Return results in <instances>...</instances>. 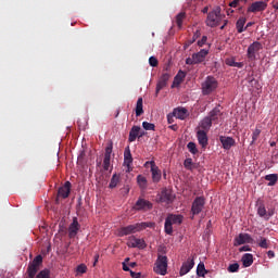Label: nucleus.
Instances as JSON below:
<instances>
[{
    "label": "nucleus",
    "instance_id": "obj_55",
    "mask_svg": "<svg viewBox=\"0 0 278 278\" xmlns=\"http://www.w3.org/2000/svg\"><path fill=\"white\" fill-rule=\"evenodd\" d=\"M267 256L269 257V260H273V257H275V252L273 250H269L267 252Z\"/></svg>",
    "mask_w": 278,
    "mask_h": 278
},
{
    "label": "nucleus",
    "instance_id": "obj_23",
    "mask_svg": "<svg viewBox=\"0 0 278 278\" xmlns=\"http://www.w3.org/2000/svg\"><path fill=\"white\" fill-rule=\"evenodd\" d=\"M173 116H176L180 121H185V118L188 116V109L186 108L174 109Z\"/></svg>",
    "mask_w": 278,
    "mask_h": 278
},
{
    "label": "nucleus",
    "instance_id": "obj_54",
    "mask_svg": "<svg viewBox=\"0 0 278 278\" xmlns=\"http://www.w3.org/2000/svg\"><path fill=\"white\" fill-rule=\"evenodd\" d=\"M130 276H131L132 278H141V277H142V274H141V273H135V271H131V270H130Z\"/></svg>",
    "mask_w": 278,
    "mask_h": 278
},
{
    "label": "nucleus",
    "instance_id": "obj_36",
    "mask_svg": "<svg viewBox=\"0 0 278 278\" xmlns=\"http://www.w3.org/2000/svg\"><path fill=\"white\" fill-rule=\"evenodd\" d=\"M186 18V13L180 12L177 16H176V25L177 27H179V29H181L182 25H184V20Z\"/></svg>",
    "mask_w": 278,
    "mask_h": 278
},
{
    "label": "nucleus",
    "instance_id": "obj_3",
    "mask_svg": "<svg viewBox=\"0 0 278 278\" xmlns=\"http://www.w3.org/2000/svg\"><path fill=\"white\" fill-rule=\"evenodd\" d=\"M220 21H223V15H220V8H216L215 10L208 12L206 17L207 27H218L220 25Z\"/></svg>",
    "mask_w": 278,
    "mask_h": 278
},
{
    "label": "nucleus",
    "instance_id": "obj_42",
    "mask_svg": "<svg viewBox=\"0 0 278 278\" xmlns=\"http://www.w3.org/2000/svg\"><path fill=\"white\" fill-rule=\"evenodd\" d=\"M187 148L189 149L190 153H192L193 155H197V153H199V150L197 149V143L194 142H189L187 144Z\"/></svg>",
    "mask_w": 278,
    "mask_h": 278
},
{
    "label": "nucleus",
    "instance_id": "obj_37",
    "mask_svg": "<svg viewBox=\"0 0 278 278\" xmlns=\"http://www.w3.org/2000/svg\"><path fill=\"white\" fill-rule=\"evenodd\" d=\"M258 247L261 249H270V241L264 237H261Z\"/></svg>",
    "mask_w": 278,
    "mask_h": 278
},
{
    "label": "nucleus",
    "instance_id": "obj_12",
    "mask_svg": "<svg viewBox=\"0 0 278 278\" xmlns=\"http://www.w3.org/2000/svg\"><path fill=\"white\" fill-rule=\"evenodd\" d=\"M241 244H253V237L249 233H239L235 238L233 247H241Z\"/></svg>",
    "mask_w": 278,
    "mask_h": 278
},
{
    "label": "nucleus",
    "instance_id": "obj_53",
    "mask_svg": "<svg viewBox=\"0 0 278 278\" xmlns=\"http://www.w3.org/2000/svg\"><path fill=\"white\" fill-rule=\"evenodd\" d=\"M245 251H251V247L250 245H243L239 249L240 253H244Z\"/></svg>",
    "mask_w": 278,
    "mask_h": 278
},
{
    "label": "nucleus",
    "instance_id": "obj_15",
    "mask_svg": "<svg viewBox=\"0 0 278 278\" xmlns=\"http://www.w3.org/2000/svg\"><path fill=\"white\" fill-rule=\"evenodd\" d=\"M219 142L222 143L223 149H225V151H229V149H231V147L236 146V139L232 137L220 136Z\"/></svg>",
    "mask_w": 278,
    "mask_h": 278
},
{
    "label": "nucleus",
    "instance_id": "obj_9",
    "mask_svg": "<svg viewBox=\"0 0 278 278\" xmlns=\"http://www.w3.org/2000/svg\"><path fill=\"white\" fill-rule=\"evenodd\" d=\"M175 201V195L170 189H163L159 194V203H166V205H170Z\"/></svg>",
    "mask_w": 278,
    "mask_h": 278
},
{
    "label": "nucleus",
    "instance_id": "obj_56",
    "mask_svg": "<svg viewBox=\"0 0 278 278\" xmlns=\"http://www.w3.org/2000/svg\"><path fill=\"white\" fill-rule=\"evenodd\" d=\"M123 270H125V273H129V266H127V264L123 263Z\"/></svg>",
    "mask_w": 278,
    "mask_h": 278
},
{
    "label": "nucleus",
    "instance_id": "obj_29",
    "mask_svg": "<svg viewBox=\"0 0 278 278\" xmlns=\"http://www.w3.org/2000/svg\"><path fill=\"white\" fill-rule=\"evenodd\" d=\"M257 214L258 216H261V218H265V220H268V218H270V214L266 212V206H264V204L258 205Z\"/></svg>",
    "mask_w": 278,
    "mask_h": 278
},
{
    "label": "nucleus",
    "instance_id": "obj_33",
    "mask_svg": "<svg viewBox=\"0 0 278 278\" xmlns=\"http://www.w3.org/2000/svg\"><path fill=\"white\" fill-rule=\"evenodd\" d=\"M265 180L269 181L268 186H275V184L278 181V176L277 174H269L265 176Z\"/></svg>",
    "mask_w": 278,
    "mask_h": 278
},
{
    "label": "nucleus",
    "instance_id": "obj_19",
    "mask_svg": "<svg viewBox=\"0 0 278 278\" xmlns=\"http://www.w3.org/2000/svg\"><path fill=\"white\" fill-rule=\"evenodd\" d=\"M210 54V50L207 49H201L199 52L193 53V60H195V64H202V62H205V58Z\"/></svg>",
    "mask_w": 278,
    "mask_h": 278
},
{
    "label": "nucleus",
    "instance_id": "obj_16",
    "mask_svg": "<svg viewBox=\"0 0 278 278\" xmlns=\"http://www.w3.org/2000/svg\"><path fill=\"white\" fill-rule=\"evenodd\" d=\"M262 49V43L258 41H254L248 48V58L249 60H255V53Z\"/></svg>",
    "mask_w": 278,
    "mask_h": 278
},
{
    "label": "nucleus",
    "instance_id": "obj_40",
    "mask_svg": "<svg viewBox=\"0 0 278 278\" xmlns=\"http://www.w3.org/2000/svg\"><path fill=\"white\" fill-rule=\"evenodd\" d=\"M164 229H165V233H167V236H173V224L170 222H168L167 219H165Z\"/></svg>",
    "mask_w": 278,
    "mask_h": 278
},
{
    "label": "nucleus",
    "instance_id": "obj_34",
    "mask_svg": "<svg viewBox=\"0 0 278 278\" xmlns=\"http://www.w3.org/2000/svg\"><path fill=\"white\" fill-rule=\"evenodd\" d=\"M137 182H138V186L141 188V190H146V188H147V177H144L142 175H138L137 176Z\"/></svg>",
    "mask_w": 278,
    "mask_h": 278
},
{
    "label": "nucleus",
    "instance_id": "obj_52",
    "mask_svg": "<svg viewBox=\"0 0 278 278\" xmlns=\"http://www.w3.org/2000/svg\"><path fill=\"white\" fill-rule=\"evenodd\" d=\"M207 42V36H203L201 40L198 41V47H203Z\"/></svg>",
    "mask_w": 278,
    "mask_h": 278
},
{
    "label": "nucleus",
    "instance_id": "obj_32",
    "mask_svg": "<svg viewBox=\"0 0 278 278\" xmlns=\"http://www.w3.org/2000/svg\"><path fill=\"white\" fill-rule=\"evenodd\" d=\"M184 79H186V72L184 71H179L177 73V75L174 78V84H176L177 86H179V84H181V81H184Z\"/></svg>",
    "mask_w": 278,
    "mask_h": 278
},
{
    "label": "nucleus",
    "instance_id": "obj_43",
    "mask_svg": "<svg viewBox=\"0 0 278 278\" xmlns=\"http://www.w3.org/2000/svg\"><path fill=\"white\" fill-rule=\"evenodd\" d=\"M240 270V264L233 263L228 266V273H238Z\"/></svg>",
    "mask_w": 278,
    "mask_h": 278
},
{
    "label": "nucleus",
    "instance_id": "obj_39",
    "mask_svg": "<svg viewBox=\"0 0 278 278\" xmlns=\"http://www.w3.org/2000/svg\"><path fill=\"white\" fill-rule=\"evenodd\" d=\"M88 273V266L86 264H80L76 267V275H86Z\"/></svg>",
    "mask_w": 278,
    "mask_h": 278
},
{
    "label": "nucleus",
    "instance_id": "obj_8",
    "mask_svg": "<svg viewBox=\"0 0 278 278\" xmlns=\"http://www.w3.org/2000/svg\"><path fill=\"white\" fill-rule=\"evenodd\" d=\"M134 210L137 212H149V210H153V203L146 199L139 198L134 205Z\"/></svg>",
    "mask_w": 278,
    "mask_h": 278
},
{
    "label": "nucleus",
    "instance_id": "obj_59",
    "mask_svg": "<svg viewBox=\"0 0 278 278\" xmlns=\"http://www.w3.org/2000/svg\"><path fill=\"white\" fill-rule=\"evenodd\" d=\"M167 121H168L169 124L173 123V116L167 115Z\"/></svg>",
    "mask_w": 278,
    "mask_h": 278
},
{
    "label": "nucleus",
    "instance_id": "obj_7",
    "mask_svg": "<svg viewBox=\"0 0 278 278\" xmlns=\"http://www.w3.org/2000/svg\"><path fill=\"white\" fill-rule=\"evenodd\" d=\"M204 207H205V198L197 197L191 206L192 215L197 216V215L201 214V212H203Z\"/></svg>",
    "mask_w": 278,
    "mask_h": 278
},
{
    "label": "nucleus",
    "instance_id": "obj_47",
    "mask_svg": "<svg viewBox=\"0 0 278 278\" xmlns=\"http://www.w3.org/2000/svg\"><path fill=\"white\" fill-rule=\"evenodd\" d=\"M149 64H150V66H152V67L155 68V66H157V64H160V62L157 61V58H155V56H150V58H149Z\"/></svg>",
    "mask_w": 278,
    "mask_h": 278
},
{
    "label": "nucleus",
    "instance_id": "obj_61",
    "mask_svg": "<svg viewBox=\"0 0 278 278\" xmlns=\"http://www.w3.org/2000/svg\"><path fill=\"white\" fill-rule=\"evenodd\" d=\"M131 268H134V266H136V263H130Z\"/></svg>",
    "mask_w": 278,
    "mask_h": 278
},
{
    "label": "nucleus",
    "instance_id": "obj_10",
    "mask_svg": "<svg viewBox=\"0 0 278 278\" xmlns=\"http://www.w3.org/2000/svg\"><path fill=\"white\" fill-rule=\"evenodd\" d=\"M149 165L152 173V181H154V184L160 182V180L162 179V170H160V167L155 165V161L146 162V166H149Z\"/></svg>",
    "mask_w": 278,
    "mask_h": 278
},
{
    "label": "nucleus",
    "instance_id": "obj_60",
    "mask_svg": "<svg viewBox=\"0 0 278 278\" xmlns=\"http://www.w3.org/2000/svg\"><path fill=\"white\" fill-rule=\"evenodd\" d=\"M251 25H253V23L249 22V23L247 24V26L244 27V29H245V30L249 29V27H251Z\"/></svg>",
    "mask_w": 278,
    "mask_h": 278
},
{
    "label": "nucleus",
    "instance_id": "obj_17",
    "mask_svg": "<svg viewBox=\"0 0 278 278\" xmlns=\"http://www.w3.org/2000/svg\"><path fill=\"white\" fill-rule=\"evenodd\" d=\"M131 164H134V156H131V150L129 147H126L124 151V166H127L128 173L131 170Z\"/></svg>",
    "mask_w": 278,
    "mask_h": 278
},
{
    "label": "nucleus",
    "instance_id": "obj_27",
    "mask_svg": "<svg viewBox=\"0 0 278 278\" xmlns=\"http://www.w3.org/2000/svg\"><path fill=\"white\" fill-rule=\"evenodd\" d=\"M241 262H242L244 268H249V266L253 265V254H251V253L243 254Z\"/></svg>",
    "mask_w": 278,
    "mask_h": 278
},
{
    "label": "nucleus",
    "instance_id": "obj_64",
    "mask_svg": "<svg viewBox=\"0 0 278 278\" xmlns=\"http://www.w3.org/2000/svg\"><path fill=\"white\" fill-rule=\"evenodd\" d=\"M225 25H226V24H224L223 26H220V29H225Z\"/></svg>",
    "mask_w": 278,
    "mask_h": 278
},
{
    "label": "nucleus",
    "instance_id": "obj_58",
    "mask_svg": "<svg viewBox=\"0 0 278 278\" xmlns=\"http://www.w3.org/2000/svg\"><path fill=\"white\" fill-rule=\"evenodd\" d=\"M208 10H210V9H208L207 7H205V8L202 10L203 14H207Z\"/></svg>",
    "mask_w": 278,
    "mask_h": 278
},
{
    "label": "nucleus",
    "instance_id": "obj_6",
    "mask_svg": "<svg viewBox=\"0 0 278 278\" xmlns=\"http://www.w3.org/2000/svg\"><path fill=\"white\" fill-rule=\"evenodd\" d=\"M71 195V181H66L64 186L60 187L58 190V195L55 198L56 205H60L61 199H68Z\"/></svg>",
    "mask_w": 278,
    "mask_h": 278
},
{
    "label": "nucleus",
    "instance_id": "obj_41",
    "mask_svg": "<svg viewBox=\"0 0 278 278\" xmlns=\"http://www.w3.org/2000/svg\"><path fill=\"white\" fill-rule=\"evenodd\" d=\"M142 127L146 129V131H155V124L153 123L143 122Z\"/></svg>",
    "mask_w": 278,
    "mask_h": 278
},
{
    "label": "nucleus",
    "instance_id": "obj_38",
    "mask_svg": "<svg viewBox=\"0 0 278 278\" xmlns=\"http://www.w3.org/2000/svg\"><path fill=\"white\" fill-rule=\"evenodd\" d=\"M207 273V270H205V264L203 263H200L198 265V268H197V275L198 277H205V274Z\"/></svg>",
    "mask_w": 278,
    "mask_h": 278
},
{
    "label": "nucleus",
    "instance_id": "obj_28",
    "mask_svg": "<svg viewBox=\"0 0 278 278\" xmlns=\"http://www.w3.org/2000/svg\"><path fill=\"white\" fill-rule=\"evenodd\" d=\"M118 184H121V174H113L109 188L111 190H114V188H116V186H118Z\"/></svg>",
    "mask_w": 278,
    "mask_h": 278
},
{
    "label": "nucleus",
    "instance_id": "obj_18",
    "mask_svg": "<svg viewBox=\"0 0 278 278\" xmlns=\"http://www.w3.org/2000/svg\"><path fill=\"white\" fill-rule=\"evenodd\" d=\"M197 138H198V142L202 147V149H205L207 147V142H208L207 131L199 129L197 131Z\"/></svg>",
    "mask_w": 278,
    "mask_h": 278
},
{
    "label": "nucleus",
    "instance_id": "obj_20",
    "mask_svg": "<svg viewBox=\"0 0 278 278\" xmlns=\"http://www.w3.org/2000/svg\"><path fill=\"white\" fill-rule=\"evenodd\" d=\"M192 268H194V258H188L180 268V276L188 275V271Z\"/></svg>",
    "mask_w": 278,
    "mask_h": 278
},
{
    "label": "nucleus",
    "instance_id": "obj_13",
    "mask_svg": "<svg viewBox=\"0 0 278 278\" xmlns=\"http://www.w3.org/2000/svg\"><path fill=\"white\" fill-rule=\"evenodd\" d=\"M168 79H170V74L168 72H165L161 75L156 84V96L160 94V90L166 88V86L168 85Z\"/></svg>",
    "mask_w": 278,
    "mask_h": 278
},
{
    "label": "nucleus",
    "instance_id": "obj_35",
    "mask_svg": "<svg viewBox=\"0 0 278 278\" xmlns=\"http://www.w3.org/2000/svg\"><path fill=\"white\" fill-rule=\"evenodd\" d=\"M226 64H227L228 66H233L235 68H242V66H244V63H242V62H236V60H233V59H228V60L226 61Z\"/></svg>",
    "mask_w": 278,
    "mask_h": 278
},
{
    "label": "nucleus",
    "instance_id": "obj_5",
    "mask_svg": "<svg viewBox=\"0 0 278 278\" xmlns=\"http://www.w3.org/2000/svg\"><path fill=\"white\" fill-rule=\"evenodd\" d=\"M218 88V81L214 76H207L205 80L202 83V93L204 96L212 94L214 90Z\"/></svg>",
    "mask_w": 278,
    "mask_h": 278
},
{
    "label": "nucleus",
    "instance_id": "obj_2",
    "mask_svg": "<svg viewBox=\"0 0 278 278\" xmlns=\"http://www.w3.org/2000/svg\"><path fill=\"white\" fill-rule=\"evenodd\" d=\"M40 266H42V255H37L27 266L26 269V278H36L38 276V271L40 270Z\"/></svg>",
    "mask_w": 278,
    "mask_h": 278
},
{
    "label": "nucleus",
    "instance_id": "obj_44",
    "mask_svg": "<svg viewBox=\"0 0 278 278\" xmlns=\"http://www.w3.org/2000/svg\"><path fill=\"white\" fill-rule=\"evenodd\" d=\"M112 149H113V143L111 142L105 148L104 157L112 159Z\"/></svg>",
    "mask_w": 278,
    "mask_h": 278
},
{
    "label": "nucleus",
    "instance_id": "obj_22",
    "mask_svg": "<svg viewBox=\"0 0 278 278\" xmlns=\"http://www.w3.org/2000/svg\"><path fill=\"white\" fill-rule=\"evenodd\" d=\"M220 116H223V113L220 112V108L216 106L214 108L210 113H208V118L217 124L218 123V119L220 118Z\"/></svg>",
    "mask_w": 278,
    "mask_h": 278
},
{
    "label": "nucleus",
    "instance_id": "obj_11",
    "mask_svg": "<svg viewBox=\"0 0 278 278\" xmlns=\"http://www.w3.org/2000/svg\"><path fill=\"white\" fill-rule=\"evenodd\" d=\"M127 247H129V249H147V242H144V239L130 236L127 241Z\"/></svg>",
    "mask_w": 278,
    "mask_h": 278
},
{
    "label": "nucleus",
    "instance_id": "obj_45",
    "mask_svg": "<svg viewBox=\"0 0 278 278\" xmlns=\"http://www.w3.org/2000/svg\"><path fill=\"white\" fill-rule=\"evenodd\" d=\"M260 134H262V130L260 128H255L252 134V144L255 143L257 138H260Z\"/></svg>",
    "mask_w": 278,
    "mask_h": 278
},
{
    "label": "nucleus",
    "instance_id": "obj_26",
    "mask_svg": "<svg viewBox=\"0 0 278 278\" xmlns=\"http://www.w3.org/2000/svg\"><path fill=\"white\" fill-rule=\"evenodd\" d=\"M212 123H214L208 116L204 117L201 123L200 127L202 131H210L212 127Z\"/></svg>",
    "mask_w": 278,
    "mask_h": 278
},
{
    "label": "nucleus",
    "instance_id": "obj_24",
    "mask_svg": "<svg viewBox=\"0 0 278 278\" xmlns=\"http://www.w3.org/2000/svg\"><path fill=\"white\" fill-rule=\"evenodd\" d=\"M140 126H132L129 131L128 142H136V138L140 136Z\"/></svg>",
    "mask_w": 278,
    "mask_h": 278
},
{
    "label": "nucleus",
    "instance_id": "obj_62",
    "mask_svg": "<svg viewBox=\"0 0 278 278\" xmlns=\"http://www.w3.org/2000/svg\"><path fill=\"white\" fill-rule=\"evenodd\" d=\"M275 144H277V143H276V142H271V143H270V147H275Z\"/></svg>",
    "mask_w": 278,
    "mask_h": 278
},
{
    "label": "nucleus",
    "instance_id": "obj_14",
    "mask_svg": "<svg viewBox=\"0 0 278 278\" xmlns=\"http://www.w3.org/2000/svg\"><path fill=\"white\" fill-rule=\"evenodd\" d=\"M266 8H268V4L264 1H256L253 2L252 4H250V7L248 8V12H264V10H266Z\"/></svg>",
    "mask_w": 278,
    "mask_h": 278
},
{
    "label": "nucleus",
    "instance_id": "obj_63",
    "mask_svg": "<svg viewBox=\"0 0 278 278\" xmlns=\"http://www.w3.org/2000/svg\"><path fill=\"white\" fill-rule=\"evenodd\" d=\"M142 136H144V132H141V134L139 135V138H142Z\"/></svg>",
    "mask_w": 278,
    "mask_h": 278
},
{
    "label": "nucleus",
    "instance_id": "obj_48",
    "mask_svg": "<svg viewBox=\"0 0 278 278\" xmlns=\"http://www.w3.org/2000/svg\"><path fill=\"white\" fill-rule=\"evenodd\" d=\"M184 166L188 170H192V159H186L185 162H184Z\"/></svg>",
    "mask_w": 278,
    "mask_h": 278
},
{
    "label": "nucleus",
    "instance_id": "obj_1",
    "mask_svg": "<svg viewBox=\"0 0 278 278\" xmlns=\"http://www.w3.org/2000/svg\"><path fill=\"white\" fill-rule=\"evenodd\" d=\"M155 223L153 222H141L119 228L118 236L123 238L124 236H131V233H138L139 231H144V229H153Z\"/></svg>",
    "mask_w": 278,
    "mask_h": 278
},
{
    "label": "nucleus",
    "instance_id": "obj_49",
    "mask_svg": "<svg viewBox=\"0 0 278 278\" xmlns=\"http://www.w3.org/2000/svg\"><path fill=\"white\" fill-rule=\"evenodd\" d=\"M201 36V31L197 30L193 35L192 40L188 41V45H193V42H197V39Z\"/></svg>",
    "mask_w": 278,
    "mask_h": 278
},
{
    "label": "nucleus",
    "instance_id": "obj_46",
    "mask_svg": "<svg viewBox=\"0 0 278 278\" xmlns=\"http://www.w3.org/2000/svg\"><path fill=\"white\" fill-rule=\"evenodd\" d=\"M247 3V0H233L229 3L230 8H238V5H243Z\"/></svg>",
    "mask_w": 278,
    "mask_h": 278
},
{
    "label": "nucleus",
    "instance_id": "obj_57",
    "mask_svg": "<svg viewBox=\"0 0 278 278\" xmlns=\"http://www.w3.org/2000/svg\"><path fill=\"white\" fill-rule=\"evenodd\" d=\"M99 262V254L94 255V262H93V266H97V263Z\"/></svg>",
    "mask_w": 278,
    "mask_h": 278
},
{
    "label": "nucleus",
    "instance_id": "obj_21",
    "mask_svg": "<svg viewBox=\"0 0 278 278\" xmlns=\"http://www.w3.org/2000/svg\"><path fill=\"white\" fill-rule=\"evenodd\" d=\"M78 231H79V222L77 220V217H74L73 223L68 227V237L75 238Z\"/></svg>",
    "mask_w": 278,
    "mask_h": 278
},
{
    "label": "nucleus",
    "instance_id": "obj_25",
    "mask_svg": "<svg viewBox=\"0 0 278 278\" xmlns=\"http://www.w3.org/2000/svg\"><path fill=\"white\" fill-rule=\"evenodd\" d=\"M165 219H167L172 225H181L184 223V216L169 214Z\"/></svg>",
    "mask_w": 278,
    "mask_h": 278
},
{
    "label": "nucleus",
    "instance_id": "obj_31",
    "mask_svg": "<svg viewBox=\"0 0 278 278\" xmlns=\"http://www.w3.org/2000/svg\"><path fill=\"white\" fill-rule=\"evenodd\" d=\"M135 112H136V116H142V114H144L142 98H138Z\"/></svg>",
    "mask_w": 278,
    "mask_h": 278
},
{
    "label": "nucleus",
    "instance_id": "obj_4",
    "mask_svg": "<svg viewBox=\"0 0 278 278\" xmlns=\"http://www.w3.org/2000/svg\"><path fill=\"white\" fill-rule=\"evenodd\" d=\"M154 273L156 275H166L168 273V257L159 255L154 266Z\"/></svg>",
    "mask_w": 278,
    "mask_h": 278
},
{
    "label": "nucleus",
    "instance_id": "obj_30",
    "mask_svg": "<svg viewBox=\"0 0 278 278\" xmlns=\"http://www.w3.org/2000/svg\"><path fill=\"white\" fill-rule=\"evenodd\" d=\"M244 25H247V17H240L236 23L238 34H242V31H245Z\"/></svg>",
    "mask_w": 278,
    "mask_h": 278
},
{
    "label": "nucleus",
    "instance_id": "obj_50",
    "mask_svg": "<svg viewBox=\"0 0 278 278\" xmlns=\"http://www.w3.org/2000/svg\"><path fill=\"white\" fill-rule=\"evenodd\" d=\"M112 159L104 157L103 160V168L104 170H110V162Z\"/></svg>",
    "mask_w": 278,
    "mask_h": 278
},
{
    "label": "nucleus",
    "instance_id": "obj_51",
    "mask_svg": "<svg viewBox=\"0 0 278 278\" xmlns=\"http://www.w3.org/2000/svg\"><path fill=\"white\" fill-rule=\"evenodd\" d=\"M186 64H188L189 66H194V64H197V61L194 60V56L192 55L191 58H187L186 59Z\"/></svg>",
    "mask_w": 278,
    "mask_h": 278
}]
</instances>
